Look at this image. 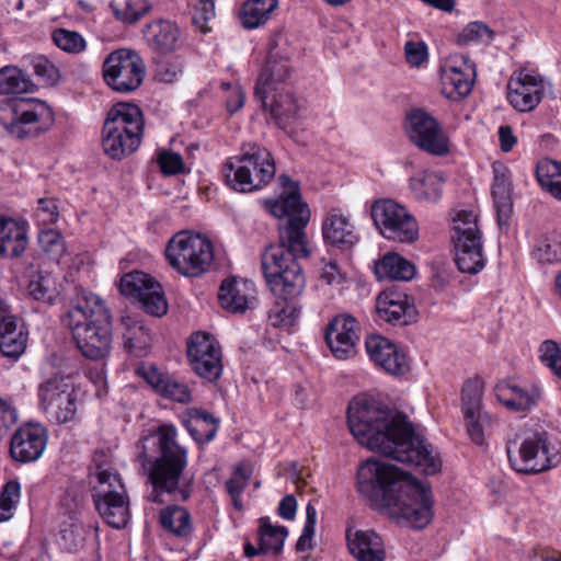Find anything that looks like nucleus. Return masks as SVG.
Returning <instances> with one entry per match:
<instances>
[{
	"label": "nucleus",
	"mask_w": 561,
	"mask_h": 561,
	"mask_svg": "<svg viewBox=\"0 0 561 561\" xmlns=\"http://www.w3.org/2000/svg\"><path fill=\"white\" fill-rule=\"evenodd\" d=\"M495 398L511 411L522 412L531 409L541 397V389L535 383H519L504 380L494 387Z\"/></svg>",
	"instance_id": "27"
},
{
	"label": "nucleus",
	"mask_w": 561,
	"mask_h": 561,
	"mask_svg": "<svg viewBox=\"0 0 561 561\" xmlns=\"http://www.w3.org/2000/svg\"><path fill=\"white\" fill-rule=\"evenodd\" d=\"M445 179L440 172L423 171L410 179V190L415 199L437 203L443 194Z\"/></svg>",
	"instance_id": "32"
},
{
	"label": "nucleus",
	"mask_w": 561,
	"mask_h": 561,
	"mask_svg": "<svg viewBox=\"0 0 561 561\" xmlns=\"http://www.w3.org/2000/svg\"><path fill=\"white\" fill-rule=\"evenodd\" d=\"M461 401L463 415L482 412V381L479 378L469 379L463 383Z\"/></svg>",
	"instance_id": "49"
},
{
	"label": "nucleus",
	"mask_w": 561,
	"mask_h": 561,
	"mask_svg": "<svg viewBox=\"0 0 561 561\" xmlns=\"http://www.w3.org/2000/svg\"><path fill=\"white\" fill-rule=\"evenodd\" d=\"M27 333L12 313L11 306L0 296V352L16 358L26 348Z\"/></svg>",
	"instance_id": "26"
},
{
	"label": "nucleus",
	"mask_w": 561,
	"mask_h": 561,
	"mask_svg": "<svg viewBox=\"0 0 561 561\" xmlns=\"http://www.w3.org/2000/svg\"><path fill=\"white\" fill-rule=\"evenodd\" d=\"M345 537L348 551L357 561H385V543L376 531L355 529L348 526Z\"/></svg>",
	"instance_id": "28"
},
{
	"label": "nucleus",
	"mask_w": 561,
	"mask_h": 561,
	"mask_svg": "<svg viewBox=\"0 0 561 561\" xmlns=\"http://www.w3.org/2000/svg\"><path fill=\"white\" fill-rule=\"evenodd\" d=\"M184 60L180 56L154 59L153 79L160 83H173L184 71Z\"/></svg>",
	"instance_id": "47"
},
{
	"label": "nucleus",
	"mask_w": 561,
	"mask_h": 561,
	"mask_svg": "<svg viewBox=\"0 0 561 561\" xmlns=\"http://www.w3.org/2000/svg\"><path fill=\"white\" fill-rule=\"evenodd\" d=\"M142 35L152 50L167 54L176 49L181 32L174 22L157 19L146 23Z\"/></svg>",
	"instance_id": "30"
},
{
	"label": "nucleus",
	"mask_w": 561,
	"mask_h": 561,
	"mask_svg": "<svg viewBox=\"0 0 561 561\" xmlns=\"http://www.w3.org/2000/svg\"><path fill=\"white\" fill-rule=\"evenodd\" d=\"M215 18V3L213 0H197L194 14L193 23L203 32L207 33L210 27L207 25L210 20Z\"/></svg>",
	"instance_id": "58"
},
{
	"label": "nucleus",
	"mask_w": 561,
	"mask_h": 561,
	"mask_svg": "<svg viewBox=\"0 0 561 561\" xmlns=\"http://www.w3.org/2000/svg\"><path fill=\"white\" fill-rule=\"evenodd\" d=\"M72 381L69 376L61 373H55L45 378L37 389L38 407L44 412L53 403L58 401L61 396L71 390Z\"/></svg>",
	"instance_id": "39"
},
{
	"label": "nucleus",
	"mask_w": 561,
	"mask_h": 561,
	"mask_svg": "<svg viewBox=\"0 0 561 561\" xmlns=\"http://www.w3.org/2000/svg\"><path fill=\"white\" fill-rule=\"evenodd\" d=\"M293 69L287 56L267 57L255 84V96L267 107L271 94L285 91Z\"/></svg>",
	"instance_id": "20"
},
{
	"label": "nucleus",
	"mask_w": 561,
	"mask_h": 561,
	"mask_svg": "<svg viewBox=\"0 0 561 561\" xmlns=\"http://www.w3.org/2000/svg\"><path fill=\"white\" fill-rule=\"evenodd\" d=\"M186 427L196 442L205 444L214 439L217 432V422L211 414L199 410L194 412Z\"/></svg>",
	"instance_id": "43"
},
{
	"label": "nucleus",
	"mask_w": 561,
	"mask_h": 561,
	"mask_svg": "<svg viewBox=\"0 0 561 561\" xmlns=\"http://www.w3.org/2000/svg\"><path fill=\"white\" fill-rule=\"evenodd\" d=\"M160 396L179 403H188L192 400L188 387L183 382L174 380L172 377L164 385Z\"/></svg>",
	"instance_id": "62"
},
{
	"label": "nucleus",
	"mask_w": 561,
	"mask_h": 561,
	"mask_svg": "<svg viewBox=\"0 0 561 561\" xmlns=\"http://www.w3.org/2000/svg\"><path fill=\"white\" fill-rule=\"evenodd\" d=\"M533 255L541 264H556L561 262V236L557 233L542 236L537 241Z\"/></svg>",
	"instance_id": "46"
},
{
	"label": "nucleus",
	"mask_w": 561,
	"mask_h": 561,
	"mask_svg": "<svg viewBox=\"0 0 561 561\" xmlns=\"http://www.w3.org/2000/svg\"><path fill=\"white\" fill-rule=\"evenodd\" d=\"M159 522L163 529L179 537L187 536L192 529L190 513L179 505L161 510Z\"/></svg>",
	"instance_id": "41"
},
{
	"label": "nucleus",
	"mask_w": 561,
	"mask_h": 561,
	"mask_svg": "<svg viewBox=\"0 0 561 561\" xmlns=\"http://www.w3.org/2000/svg\"><path fill=\"white\" fill-rule=\"evenodd\" d=\"M27 293L34 300L48 305L55 304L59 296L57 277L44 270L32 272L27 284Z\"/></svg>",
	"instance_id": "37"
},
{
	"label": "nucleus",
	"mask_w": 561,
	"mask_h": 561,
	"mask_svg": "<svg viewBox=\"0 0 561 561\" xmlns=\"http://www.w3.org/2000/svg\"><path fill=\"white\" fill-rule=\"evenodd\" d=\"M48 442L47 430L39 423L28 422L20 426L11 437L10 455L21 463L41 458Z\"/></svg>",
	"instance_id": "18"
},
{
	"label": "nucleus",
	"mask_w": 561,
	"mask_h": 561,
	"mask_svg": "<svg viewBox=\"0 0 561 561\" xmlns=\"http://www.w3.org/2000/svg\"><path fill=\"white\" fill-rule=\"evenodd\" d=\"M414 274V265L398 253H387L375 263V275L379 280H410Z\"/></svg>",
	"instance_id": "34"
},
{
	"label": "nucleus",
	"mask_w": 561,
	"mask_h": 561,
	"mask_svg": "<svg viewBox=\"0 0 561 561\" xmlns=\"http://www.w3.org/2000/svg\"><path fill=\"white\" fill-rule=\"evenodd\" d=\"M358 340L357 321L351 314L336 316L325 329L327 344L339 359L354 355Z\"/></svg>",
	"instance_id": "21"
},
{
	"label": "nucleus",
	"mask_w": 561,
	"mask_h": 561,
	"mask_svg": "<svg viewBox=\"0 0 561 561\" xmlns=\"http://www.w3.org/2000/svg\"><path fill=\"white\" fill-rule=\"evenodd\" d=\"M218 300L225 310L243 313L255 304V285L251 280L231 276L222 280L218 290Z\"/></svg>",
	"instance_id": "25"
},
{
	"label": "nucleus",
	"mask_w": 561,
	"mask_h": 561,
	"mask_svg": "<svg viewBox=\"0 0 561 561\" xmlns=\"http://www.w3.org/2000/svg\"><path fill=\"white\" fill-rule=\"evenodd\" d=\"M376 313L379 321L400 327L414 322L417 317L411 298L397 286L388 287L378 295Z\"/></svg>",
	"instance_id": "17"
},
{
	"label": "nucleus",
	"mask_w": 561,
	"mask_h": 561,
	"mask_svg": "<svg viewBox=\"0 0 561 561\" xmlns=\"http://www.w3.org/2000/svg\"><path fill=\"white\" fill-rule=\"evenodd\" d=\"M170 266L186 277H198L208 271L214 261L213 243L199 233L180 231L164 250Z\"/></svg>",
	"instance_id": "10"
},
{
	"label": "nucleus",
	"mask_w": 561,
	"mask_h": 561,
	"mask_svg": "<svg viewBox=\"0 0 561 561\" xmlns=\"http://www.w3.org/2000/svg\"><path fill=\"white\" fill-rule=\"evenodd\" d=\"M288 535L284 526H273L268 518L260 519V551H273L278 554L283 550L284 541Z\"/></svg>",
	"instance_id": "45"
},
{
	"label": "nucleus",
	"mask_w": 561,
	"mask_h": 561,
	"mask_svg": "<svg viewBox=\"0 0 561 561\" xmlns=\"http://www.w3.org/2000/svg\"><path fill=\"white\" fill-rule=\"evenodd\" d=\"M142 379L152 388V390L160 394L170 379V376L161 370L158 366L151 364L148 367L142 365Z\"/></svg>",
	"instance_id": "63"
},
{
	"label": "nucleus",
	"mask_w": 561,
	"mask_h": 561,
	"mask_svg": "<svg viewBox=\"0 0 561 561\" xmlns=\"http://www.w3.org/2000/svg\"><path fill=\"white\" fill-rule=\"evenodd\" d=\"M268 311V321L273 327L290 328L295 325L300 314V307H298L296 299L279 298Z\"/></svg>",
	"instance_id": "44"
},
{
	"label": "nucleus",
	"mask_w": 561,
	"mask_h": 561,
	"mask_svg": "<svg viewBox=\"0 0 561 561\" xmlns=\"http://www.w3.org/2000/svg\"><path fill=\"white\" fill-rule=\"evenodd\" d=\"M90 528L82 520L71 517V523H64L59 533V543L68 551H76L83 546Z\"/></svg>",
	"instance_id": "48"
},
{
	"label": "nucleus",
	"mask_w": 561,
	"mask_h": 561,
	"mask_svg": "<svg viewBox=\"0 0 561 561\" xmlns=\"http://www.w3.org/2000/svg\"><path fill=\"white\" fill-rule=\"evenodd\" d=\"M119 293L133 304L140 302V272L133 270L123 274L119 280Z\"/></svg>",
	"instance_id": "56"
},
{
	"label": "nucleus",
	"mask_w": 561,
	"mask_h": 561,
	"mask_svg": "<svg viewBox=\"0 0 561 561\" xmlns=\"http://www.w3.org/2000/svg\"><path fill=\"white\" fill-rule=\"evenodd\" d=\"M36 218L39 224L51 225L59 218L57 201L54 197H42L37 202Z\"/></svg>",
	"instance_id": "60"
},
{
	"label": "nucleus",
	"mask_w": 561,
	"mask_h": 561,
	"mask_svg": "<svg viewBox=\"0 0 561 561\" xmlns=\"http://www.w3.org/2000/svg\"><path fill=\"white\" fill-rule=\"evenodd\" d=\"M26 245L25 230L13 219L0 218V257H16Z\"/></svg>",
	"instance_id": "33"
},
{
	"label": "nucleus",
	"mask_w": 561,
	"mask_h": 561,
	"mask_svg": "<svg viewBox=\"0 0 561 561\" xmlns=\"http://www.w3.org/2000/svg\"><path fill=\"white\" fill-rule=\"evenodd\" d=\"M357 490L373 504L386 508L396 519L422 529L433 517V497L409 472L393 465L367 459L357 471Z\"/></svg>",
	"instance_id": "3"
},
{
	"label": "nucleus",
	"mask_w": 561,
	"mask_h": 561,
	"mask_svg": "<svg viewBox=\"0 0 561 561\" xmlns=\"http://www.w3.org/2000/svg\"><path fill=\"white\" fill-rule=\"evenodd\" d=\"M278 8V0H248L243 3L240 19L248 30L264 25Z\"/></svg>",
	"instance_id": "40"
},
{
	"label": "nucleus",
	"mask_w": 561,
	"mask_h": 561,
	"mask_svg": "<svg viewBox=\"0 0 561 561\" xmlns=\"http://www.w3.org/2000/svg\"><path fill=\"white\" fill-rule=\"evenodd\" d=\"M84 504L83 494L76 488H68L60 497V505L66 514H79ZM72 516H70L71 518Z\"/></svg>",
	"instance_id": "64"
},
{
	"label": "nucleus",
	"mask_w": 561,
	"mask_h": 561,
	"mask_svg": "<svg viewBox=\"0 0 561 561\" xmlns=\"http://www.w3.org/2000/svg\"><path fill=\"white\" fill-rule=\"evenodd\" d=\"M506 453L512 468L524 474L540 473L561 462V446L546 432L526 434L520 444L508 442Z\"/></svg>",
	"instance_id": "9"
},
{
	"label": "nucleus",
	"mask_w": 561,
	"mask_h": 561,
	"mask_svg": "<svg viewBox=\"0 0 561 561\" xmlns=\"http://www.w3.org/2000/svg\"><path fill=\"white\" fill-rule=\"evenodd\" d=\"M98 320L71 331L72 339L79 352L88 359H104L111 352L112 316L96 313Z\"/></svg>",
	"instance_id": "16"
},
{
	"label": "nucleus",
	"mask_w": 561,
	"mask_h": 561,
	"mask_svg": "<svg viewBox=\"0 0 561 561\" xmlns=\"http://www.w3.org/2000/svg\"><path fill=\"white\" fill-rule=\"evenodd\" d=\"M55 122L50 106L35 99H9L0 103V124L18 139L37 137Z\"/></svg>",
	"instance_id": "8"
},
{
	"label": "nucleus",
	"mask_w": 561,
	"mask_h": 561,
	"mask_svg": "<svg viewBox=\"0 0 561 561\" xmlns=\"http://www.w3.org/2000/svg\"><path fill=\"white\" fill-rule=\"evenodd\" d=\"M267 108L277 126L284 130L294 122L299 112L297 101L287 89L271 94L265 110Z\"/></svg>",
	"instance_id": "36"
},
{
	"label": "nucleus",
	"mask_w": 561,
	"mask_h": 561,
	"mask_svg": "<svg viewBox=\"0 0 561 561\" xmlns=\"http://www.w3.org/2000/svg\"><path fill=\"white\" fill-rule=\"evenodd\" d=\"M347 424L356 440L373 451L414 466L427 476L442 469L433 446L415 434L407 415L376 398H354L347 408Z\"/></svg>",
	"instance_id": "1"
},
{
	"label": "nucleus",
	"mask_w": 561,
	"mask_h": 561,
	"mask_svg": "<svg viewBox=\"0 0 561 561\" xmlns=\"http://www.w3.org/2000/svg\"><path fill=\"white\" fill-rule=\"evenodd\" d=\"M493 31L483 22H470L458 35L460 45L471 43H490L493 39Z\"/></svg>",
	"instance_id": "51"
},
{
	"label": "nucleus",
	"mask_w": 561,
	"mask_h": 561,
	"mask_svg": "<svg viewBox=\"0 0 561 561\" xmlns=\"http://www.w3.org/2000/svg\"><path fill=\"white\" fill-rule=\"evenodd\" d=\"M316 523L317 510L311 503H308L306 507V523L302 529V534L296 543L297 551H306L312 548V538L314 535Z\"/></svg>",
	"instance_id": "57"
},
{
	"label": "nucleus",
	"mask_w": 561,
	"mask_h": 561,
	"mask_svg": "<svg viewBox=\"0 0 561 561\" xmlns=\"http://www.w3.org/2000/svg\"><path fill=\"white\" fill-rule=\"evenodd\" d=\"M38 242L43 251L56 260H58L65 252L64 238L57 230H42L38 236Z\"/></svg>",
	"instance_id": "55"
},
{
	"label": "nucleus",
	"mask_w": 561,
	"mask_h": 561,
	"mask_svg": "<svg viewBox=\"0 0 561 561\" xmlns=\"http://www.w3.org/2000/svg\"><path fill=\"white\" fill-rule=\"evenodd\" d=\"M21 485L16 480L8 481L0 492V522L12 517V512L20 500Z\"/></svg>",
	"instance_id": "50"
},
{
	"label": "nucleus",
	"mask_w": 561,
	"mask_h": 561,
	"mask_svg": "<svg viewBox=\"0 0 561 561\" xmlns=\"http://www.w3.org/2000/svg\"><path fill=\"white\" fill-rule=\"evenodd\" d=\"M140 145V107L118 103L112 107L102 130L104 153L115 160L135 152Z\"/></svg>",
	"instance_id": "7"
},
{
	"label": "nucleus",
	"mask_w": 561,
	"mask_h": 561,
	"mask_svg": "<svg viewBox=\"0 0 561 561\" xmlns=\"http://www.w3.org/2000/svg\"><path fill=\"white\" fill-rule=\"evenodd\" d=\"M322 237L327 245L350 250L358 242V236L350 218L339 209H332L322 221Z\"/></svg>",
	"instance_id": "29"
},
{
	"label": "nucleus",
	"mask_w": 561,
	"mask_h": 561,
	"mask_svg": "<svg viewBox=\"0 0 561 561\" xmlns=\"http://www.w3.org/2000/svg\"><path fill=\"white\" fill-rule=\"evenodd\" d=\"M82 408L83 393L72 385L71 390H68L66 394L61 396V398L53 403L44 413L56 423L64 424L73 421Z\"/></svg>",
	"instance_id": "35"
},
{
	"label": "nucleus",
	"mask_w": 561,
	"mask_h": 561,
	"mask_svg": "<svg viewBox=\"0 0 561 561\" xmlns=\"http://www.w3.org/2000/svg\"><path fill=\"white\" fill-rule=\"evenodd\" d=\"M53 41L60 49L70 54H79L85 49L84 38L75 31L56 30L53 33Z\"/></svg>",
	"instance_id": "53"
},
{
	"label": "nucleus",
	"mask_w": 561,
	"mask_h": 561,
	"mask_svg": "<svg viewBox=\"0 0 561 561\" xmlns=\"http://www.w3.org/2000/svg\"><path fill=\"white\" fill-rule=\"evenodd\" d=\"M96 313H103L104 317H111V312L101 297L83 288H78L70 298L64 314V322L73 331L95 322L99 318Z\"/></svg>",
	"instance_id": "19"
},
{
	"label": "nucleus",
	"mask_w": 561,
	"mask_h": 561,
	"mask_svg": "<svg viewBox=\"0 0 561 561\" xmlns=\"http://www.w3.org/2000/svg\"><path fill=\"white\" fill-rule=\"evenodd\" d=\"M477 76L476 65L466 55L451 57L444 69L443 84L450 99H462L470 94Z\"/></svg>",
	"instance_id": "24"
},
{
	"label": "nucleus",
	"mask_w": 561,
	"mask_h": 561,
	"mask_svg": "<svg viewBox=\"0 0 561 561\" xmlns=\"http://www.w3.org/2000/svg\"><path fill=\"white\" fill-rule=\"evenodd\" d=\"M154 440L158 456L151 463L148 481L152 492L148 501L162 504L164 493H178L182 501H187L193 491V478L180 480L187 466V450L178 443V432L172 424H161L149 431Z\"/></svg>",
	"instance_id": "4"
},
{
	"label": "nucleus",
	"mask_w": 561,
	"mask_h": 561,
	"mask_svg": "<svg viewBox=\"0 0 561 561\" xmlns=\"http://www.w3.org/2000/svg\"><path fill=\"white\" fill-rule=\"evenodd\" d=\"M404 130L419 149L443 157L450 152L449 139L438 121L423 108H412L405 115Z\"/></svg>",
	"instance_id": "13"
},
{
	"label": "nucleus",
	"mask_w": 561,
	"mask_h": 561,
	"mask_svg": "<svg viewBox=\"0 0 561 561\" xmlns=\"http://www.w3.org/2000/svg\"><path fill=\"white\" fill-rule=\"evenodd\" d=\"M226 184L237 192L249 193L268 184L276 167L272 153L257 144H247L241 154L229 159L222 167Z\"/></svg>",
	"instance_id": "6"
},
{
	"label": "nucleus",
	"mask_w": 561,
	"mask_h": 561,
	"mask_svg": "<svg viewBox=\"0 0 561 561\" xmlns=\"http://www.w3.org/2000/svg\"><path fill=\"white\" fill-rule=\"evenodd\" d=\"M539 358L561 380V345L546 340L539 347Z\"/></svg>",
	"instance_id": "54"
},
{
	"label": "nucleus",
	"mask_w": 561,
	"mask_h": 561,
	"mask_svg": "<svg viewBox=\"0 0 561 561\" xmlns=\"http://www.w3.org/2000/svg\"><path fill=\"white\" fill-rule=\"evenodd\" d=\"M278 180L284 192L277 201L268 203L271 214L280 219L278 243L265 248L261 265L273 295L276 298L293 299L301 296L306 285L298 260L311 253L306 234L310 210L301 201L298 182L285 174Z\"/></svg>",
	"instance_id": "2"
},
{
	"label": "nucleus",
	"mask_w": 561,
	"mask_h": 561,
	"mask_svg": "<svg viewBox=\"0 0 561 561\" xmlns=\"http://www.w3.org/2000/svg\"><path fill=\"white\" fill-rule=\"evenodd\" d=\"M371 218L381 236L388 240L411 243L419 237L416 219L393 199L385 198L371 206Z\"/></svg>",
	"instance_id": "12"
},
{
	"label": "nucleus",
	"mask_w": 561,
	"mask_h": 561,
	"mask_svg": "<svg viewBox=\"0 0 561 561\" xmlns=\"http://www.w3.org/2000/svg\"><path fill=\"white\" fill-rule=\"evenodd\" d=\"M369 358L388 374L400 376L409 370L404 352L381 335H370L365 342Z\"/></svg>",
	"instance_id": "22"
},
{
	"label": "nucleus",
	"mask_w": 561,
	"mask_h": 561,
	"mask_svg": "<svg viewBox=\"0 0 561 561\" xmlns=\"http://www.w3.org/2000/svg\"><path fill=\"white\" fill-rule=\"evenodd\" d=\"M507 89L510 103L520 112L534 110L543 93L542 80L526 70L515 72L508 81Z\"/></svg>",
	"instance_id": "23"
},
{
	"label": "nucleus",
	"mask_w": 561,
	"mask_h": 561,
	"mask_svg": "<svg viewBox=\"0 0 561 561\" xmlns=\"http://www.w3.org/2000/svg\"><path fill=\"white\" fill-rule=\"evenodd\" d=\"M92 462L95 479L92 486L94 506L108 526L124 528L130 517L128 500L122 478L113 466L112 453L96 449Z\"/></svg>",
	"instance_id": "5"
},
{
	"label": "nucleus",
	"mask_w": 561,
	"mask_h": 561,
	"mask_svg": "<svg viewBox=\"0 0 561 561\" xmlns=\"http://www.w3.org/2000/svg\"><path fill=\"white\" fill-rule=\"evenodd\" d=\"M168 309L161 284L151 275L142 273V311L151 317L161 318L167 314Z\"/></svg>",
	"instance_id": "38"
},
{
	"label": "nucleus",
	"mask_w": 561,
	"mask_h": 561,
	"mask_svg": "<svg viewBox=\"0 0 561 561\" xmlns=\"http://www.w3.org/2000/svg\"><path fill=\"white\" fill-rule=\"evenodd\" d=\"M158 163L164 175H176L185 172L182 156L173 151H162L158 157Z\"/></svg>",
	"instance_id": "59"
},
{
	"label": "nucleus",
	"mask_w": 561,
	"mask_h": 561,
	"mask_svg": "<svg viewBox=\"0 0 561 561\" xmlns=\"http://www.w3.org/2000/svg\"><path fill=\"white\" fill-rule=\"evenodd\" d=\"M103 78L117 92H130L140 85V66L134 50L121 48L112 51L103 62Z\"/></svg>",
	"instance_id": "15"
},
{
	"label": "nucleus",
	"mask_w": 561,
	"mask_h": 561,
	"mask_svg": "<svg viewBox=\"0 0 561 561\" xmlns=\"http://www.w3.org/2000/svg\"><path fill=\"white\" fill-rule=\"evenodd\" d=\"M494 179L492 184V197L496 210V219L500 227L507 224L512 210V181L510 171L504 165L493 167Z\"/></svg>",
	"instance_id": "31"
},
{
	"label": "nucleus",
	"mask_w": 561,
	"mask_h": 561,
	"mask_svg": "<svg viewBox=\"0 0 561 561\" xmlns=\"http://www.w3.org/2000/svg\"><path fill=\"white\" fill-rule=\"evenodd\" d=\"M455 261L460 272L477 274L485 265L482 234L477 216L462 210L455 219Z\"/></svg>",
	"instance_id": "11"
},
{
	"label": "nucleus",
	"mask_w": 561,
	"mask_h": 561,
	"mask_svg": "<svg viewBox=\"0 0 561 561\" xmlns=\"http://www.w3.org/2000/svg\"><path fill=\"white\" fill-rule=\"evenodd\" d=\"M121 325L124 330V346L130 351L136 347L138 333L140 331L139 318L137 314H124L121 318Z\"/></svg>",
	"instance_id": "61"
},
{
	"label": "nucleus",
	"mask_w": 561,
	"mask_h": 561,
	"mask_svg": "<svg viewBox=\"0 0 561 561\" xmlns=\"http://www.w3.org/2000/svg\"><path fill=\"white\" fill-rule=\"evenodd\" d=\"M467 433L470 439L479 446L485 443V431L490 425V415L486 412H479L463 415Z\"/></svg>",
	"instance_id": "52"
},
{
	"label": "nucleus",
	"mask_w": 561,
	"mask_h": 561,
	"mask_svg": "<svg viewBox=\"0 0 561 561\" xmlns=\"http://www.w3.org/2000/svg\"><path fill=\"white\" fill-rule=\"evenodd\" d=\"M186 354L192 370L207 381H216L222 374V353L219 342L207 332L190 335Z\"/></svg>",
	"instance_id": "14"
},
{
	"label": "nucleus",
	"mask_w": 561,
	"mask_h": 561,
	"mask_svg": "<svg viewBox=\"0 0 561 561\" xmlns=\"http://www.w3.org/2000/svg\"><path fill=\"white\" fill-rule=\"evenodd\" d=\"M30 77L18 67L5 66L0 69V94H21L33 90Z\"/></svg>",
	"instance_id": "42"
}]
</instances>
